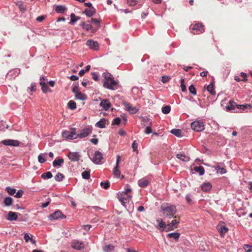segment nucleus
Instances as JSON below:
<instances>
[{"label": "nucleus", "mask_w": 252, "mask_h": 252, "mask_svg": "<svg viewBox=\"0 0 252 252\" xmlns=\"http://www.w3.org/2000/svg\"><path fill=\"white\" fill-rule=\"evenodd\" d=\"M95 126L99 128H104L105 127V120L104 119H101L99 121L95 124Z\"/></svg>", "instance_id": "7c9ffc66"}, {"label": "nucleus", "mask_w": 252, "mask_h": 252, "mask_svg": "<svg viewBox=\"0 0 252 252\" xmlns=\"http://www.w3.org/2000/svg\"><path fill=\"white\" fill-rule=\"evenodd\" d=\"M127 3L130 6H134L136 4V0H127Z\"/></svg>", "instance_id": "338daca9"}, {"label": "nucleus", "mask_w": 252, "mask_h": 252, "mask_svg": "<svg viewBox=\"0 0 252 252\" xmlns=\"http://www.w3.org/2000/svg\"><path fill=\"white\" fill-rule=\"evenodd\" d=\"M13 202V199L11 197H6L4 198L3 203L5 206H10Z\"/></svg>", "instance_id": "c756f323"}, {"label": "nucleus", "mask_w": 252, "mask_h": 252, "mask_svg": "<svg viewBox=\"0 0 252 252\" xmlns=\"http://www.w3.org/2000/svg\"><path fill=\"white\" fill-rule=\"evenodd\" d=\"M237 105L233 100H230L225 106V109L227 111L234 110L235 107H237Z\"/></svg>", "instance_id": "f3484780"}, {"label": "nucleus", "mask_w": 252, "mask_h": 252, "mask_svg": "<svg viewBox=\"0 0 252 252\" xmlns=\"http://www.w3.org/2000/svg\"><path fill=\"white\" fill-rule=\"evenodd\" d=\"M192 32L193 34H199L204 32L203 25L201 24H197L194 25L191 28Z\"/></svg>", "instance_id": "9d476101"}, {"label": "nucleus", "mask_w": 252, "mask_h": 252, "mask_svg": "<svg viewBox=\"0 0 252 252\" xmlns=\"http://www.w3.org/2000/svg\"><path fill=\"white\" fill-rule=\"evenodd\" d=\"M207 91L212 95H214L216 94V92L214 90V86L212 84L209 85L207 87Z\"/></svg>", "instance_id": "a19ab883"}, {"label": "nucleus", "mask_w": 252, "mask_h": 252, "mask_svg": "<svg viewBox=\"0 0 252 252\" xmlns=\"http://www.w3.org/2000/svg\"><path fill=\"white\" fill-rule=\"evenodd\" d=\"M42 79H43V77H40L39 83L41 86L42 91L43 93H46L48 90V87L45 82L42 81Z\"/></svg>", "instance_id": "4be33fe9"}, {"label": "nucleus", "mask_w": 252, "mask_h": 252, "mask_svg": "<svg viewBox=\"0 0 252 252\" xmlns=\"http://www.w3.org/2000/svg\"><path fill=\"white\" fill-rule=\"evenodd\" d=\"M49 219L51 220H56L59 219H65L66 218V216L62 213V212L60 210H57L50 215L48 217Z\"/></svg>", "instance_id": "0eeeda50"}, {"label": "nucleus", "mask_w": 252, "mask_h": 252, "mask_svg": "<svg viewBox=\"0 0 252 252\" xmlns=\"http://www.w3.org/2000/svg\"><path fill=\"white\" fill-rule=\"evenodd\" d=\"M66 7L65 6L62 5H57L55 8L56 11L58 13H63L66 10Z\"/></svg>", "instance_id": "cd10ccee"}, {"label": "nucleus", "mask_w": 252, "mask_h": 252, "mask_svg": "<svg viewBox=\"0 0 252 252\" xmlns=\"http://www.w3.org/2000/svg\"><path fill=\"white\" fill-rule=\"evenodd\" d=\"M166 231H171L174 230L175 228L173 226L171 225L170 223L167 224L166 226Z\"/></svg>", "instance_id": "0e129e2a"}, {"label": "nucleus", "mask_w": 252, "mask_h": 252, "mask_svg": "<svg viewBox=\"0 0 252 252\" xmlns=\"http://www.w3.org/2000/svg\"><path fill=\"white\" fill-rule=\"evenodd\" d=\"M67 106L70 110H74L76 108V103L72 100L69 101L67 103Z\"/></svg>", "instance_id": "f704fd0d"}, {"label": "nucleus", "mask_w": 252, "mask_h": 252, "mask_svg": "<svg viewBox=\"0 0 252 252\" xmlns=\"http://www.w3.org/2000/svg\"><path fill=\"white\" fill-rule=\"evenodd\" d=\"M243 248L247 252H251L252 251V245L245 244Z\"/></svg>", "instance_id": "8fccbe9b"}, {"label": "nucleus", "mask_w": 252, "mask_h": 252, "mask_svg": "<svg viewBox=\"0 0 252 252\" xmlns=\"http://www.w3.org/2000/svg\"><path fill=\"white\" fill-rule=\"evenodd\" d=\"M160 209L162 213L168 218H172L177 212L175 206L171 204H162Z\"/></svg>", "instance_id": "f03ea898"}, {"label": "nucleus", "mask_w": 252, "mask_h": 252, "mask_svg": "<svg viewBox=\"0 0 252 252\" xmlns=\"http://www.w3.org/2000/svg\"><path fill=\"white\" fill-rule=\"evenodd\" d=\"M121 122V119L119 117L114 118L112 122V125H119Z\"/></svg>", "instance_id": "de8ad7c7"}, {"label": "nucleus", "mask_w": 252, "mask_h": 252, "mask_svg": "<svg viewBox=\"0 0 252 252\" xmlns=\"http://www.w3.org/2000/svg\"><path fill=\"white\" fill-rule=\"evenodd\" d=\"M67 157L72 161H78L80 158L81 155L78 152H69Z\"/></svg>", "instance_id": "f8f14e48"}, {"label": "nucleus", "mask_w": 252, "mask_h": 252, "mask_svg": "<svg viewBox=\"0 0 252 252\" xmlns=\"http://www.w3.org/2000/svg\"><path fill=\"white\" fill-rule=\"evenodd\" d=\"M64 175L61 173H58L57 175L55 176V180L58 182L62 181Z\"/></svg>", "instance_id": "c03bdc74"}, {"label": "nucleus", "mask_w": 252, "mask_h": 252, "mask_svg": "<svg viewBox=\"0 0 252 252\" xmlns=\"http://www.w3.org/2000/svg\"><path fill=\"white\" fill-rule=\"evenodd\" d=\"M180 221L179 220H173L170 223L171 224V225L173 226L175 228L177 227L178 224L179 223Z\"/></svg>", "instance_id": "052dcab7"}, {"label": "nucleus", "mask_w": 252, "mask_h": 252, "mask_svg": "<svg viewBox=\"0 0 252 252\" xmlns=\"http://www.w3.org/2000/svg\"><path fill=\"white\" fill-rule=\"evenodd\" d=\"M71 247L76 250H81L84 248V243L78 240H73L71 242Z\"/></svg>", "instance_id": "6e6552de"}, {"label": "nucleus", "mask_w": 252, "mask_h": 252, "mask_svg": "<svg viewBox=\"0 0 252 252\" xmlns=\"http://www.w3.org/2000/svg\"><path fill=\"white\" fill-rule=\"evenodd\" d=\"M53 175L50 172H47L46 173H43L41 175V178L46 179H50L52 177Z\"/></svg>", "instance_id": "37998d69"}, {"label": "nucleus", "mask_w": 252, "mask_h": 252, "mask_svg": "<svg viewBox=\"0 0 252 252\" xmlns=\"http://www.w3.org/2000/svg\"><path fill=\"white\" fill-rule=\"evenodd\" d=\"M38 161L40 163H44L46 161V159L44 155L43 154H40L38 156Z\"/></svg>", "instance_id": "a18cd8bd"}, {"label": "nucleus", "mask_w": 252, "mask_h": 252, "mask_svg": "<svg viewBox=\"0 0 252 252\" xmlns=\"http://www.w3.org/2000/svg\"><path fill=\"white\" fill-rule=\"evenodd\" d=\"M132 147L134 152L137 151L138 144L136 141L133 142Z\"/></svg>", "instance_id": "680f3d73"}, {"label": "nucleus", "mask_w": 252, "mask_h": 252, "mask_svg": "<svg viewBox=\"0 0 252 252\" xmlns=\"http://www.w3.org/2000/svg\"><path fill=\"white\" fill-rule=\"evenodd\" d=\"M89 22H91L92 23L97 26L98 27H100L99 21L97 19L92 18L91 21H89Z\"/></svg>", "instance_id": "09e8293b"}, {"label": "nucleus", "mask_w": 252, "mask_h": 252, "mask_svg": "<svg viewBox=\"0 0 252 252\" xmlns=\"http://www.w3.org/2000/svg\"><path fill=\"white\" fill-rule=\"evenodd\" d=\"M84 29H85L87 31H92V32H94V31L92 30V26L91 25H90V24H86V26L84 28Z\"/></svg>", "instance_id": "69168bd1"}, {"label": "nucleus", "mask_w": 252, "mask_h": 252, "mask_svg": "<svg viewBox=\"0 0 252 252\" xmlns=\"http://www.w3.org/2000/svg\"><path fill=\"white\" fill-rule=\"evenodd\" d=\"M228 228L225 226H221L220 228L219 229V231L221 234L226 233L228 231Z\"/></svg>", "instance_id": "603ef678"}, {"label": "nucleus", "mask_w": 252, "mask_h": 252, "mask_svg": "<svg viewBox=\"0 0 252 252\" xmlns=\"http://www.w3.org/2000/svg\"><path fill=\"white\" fill-rule=\"evenodd\" d=\"M142 121V126H143L148 125H151L152 123L151 120L147 117L143 118Z\"/></svg>", "instance_id": "4c0bfd02"}, {"label": "nucleus", "mask_w": 252, "mask_h": 252, "mask_svg": "<svg viewBox=\"0 0 252 252\" xmlns=\"http://www.w3.org/2000/svg\"><path fill=\"white\" fill-rule=\"evenodd\" d=\"M191 128L195 131H202L205 129L204 123L200 120H196L191 124Z\"/></svg>", "instance_id": "20e7f679"}, {"label": "nucleus", "mask_w": 252, "mask_h": 252, "mask_svg": "<svg viewBox=\"0 0 252 252\" xmlns=\"http://www.w3.org/2000/svg\"><path fill=\"white\" fill-rule=\"evenodd\" d=\"M114 249V246L112 245H107L103 248V250L105 252H112Z\"/></svg>", "instance_id": "e433bc0d"}, {"label": "nucleus", "mask_w": 252, "mask_h": 252, "mask_svg": "<svg viewBox=\"0 0 252 252\" xmlns=\"http://www.w3.org/2000/svg\"><path fill=\"white\" fill-rule=\"evenodd\" d=\"M70 18H71V20H70L69 23L71 25H74L75 22L77 21L78 20H79L80 19V17H76L74 13H72L70 15Z\"/></svg>", "instance_id": "c9c22d12"}, {"label": "nucleus", "mask_w": 252, "mask_h": 252, "mask_svg": "<svg viewBox=\"0 0 252 252\" xmlns=\"http://www.w3.org/2000/svg\"><path fill=\"white\" fill-rule=\"evenodd\" d=\"M5 190L10 195H13L16 193V189L14 188H11L10 187H7L5 188Z\"/></svg>", "instance_id": "ea45409f"}, {"label": "nucleus", "mask_w": 252, "mask_h": 252, "mask_svg": "<svg viewBox=\"0 0 252 252\" xmlns=\"http://www.w3.org/2000/svg\"><path fill=\"white\" fill-rule=\"evenodd\" d=\"M90 159L95 164H99L102 163L103 157L102 154L99 151H95L91 156H89Z\"/></svg>", "instance_id": "39448f33"}, {"label": "nucleus", "mask_w": 252, "mask_h": 252, "mask_svg": "<svg viewBox=\"0 0 252 252\" xmlns=\"http://www.w3.org/2000/svg\"><path fill=\"white\" fill-rule=\"evenodd\" d=\"M118 198L122 205L124 206L126 203L129 202L131 196L125 193H121L120 194H118Z\"/></svg>", "instance_id": "1a4fd4ad"}, {"label": "nucleus", "mask_w": 252, "mask_h": 252, "mask_svg": "<svg viewBox=\"0 0 252 252\" xmlns=\"http://www.w3.org/2000/svg\"><path fill=\"white\" fill-rule=\"evenodd\" d=\"M237 108L241 110H245V109H250L252 108L251 105L250 104H244L237 105Z\"/></svg>", "instance_id": "393cba45"}, {"label": "nucleus", "mask_w": 252, "mask_h": 252, "mask_svg": "<svg viewBox=\"0 0 252 252\" xmlns=\"http://www.w3.org/2000/svg\"><path fill=\"white\" fill-rule=\"evenodd\" d=\"M72 91L75 94H76V93H79V90L78 85H73V86L72 87Z\"/></svg>", "instance_id": "864d4df0"}, {"label": "nucleus", "mask_w": 252, "mask_h": 252, "mask_svg": "<svg viewBox=\"0 0 252 252\" xmlns=\"http://www.w3.org/2000/svg\"><path fill=\"white\" fill-rule=\"evenodd\" d=\"M171 133L178 137H181L183 136L182 131L179 129H173L171 130Z\"/></svg>", "instance_id": "bb28decb"}, {"label": "nucleus", "mask_w": 252, "mask_h": 252, "mask_svg": "<svg viewBox=\"0 0 252 252\" xmlns=\"http://www.w3.org/2000/svg\"><path fill=\"white\" fill-rule=\"evenodd\" d=\"M100 106L105 111L108 110L111 104L108 99H103L100 103Z\"/></svg>", "instance_id": "2eb2a0df"}, {"label": "nucleus", "mask_w": 252, "mask_h": 252, "mask_svg": "<svg viewBox=\"0 0 252 252\" xmlns=\"http://www.w3.org/2000/svg\"><path fill=\"white\" fill-rule=\"evenodd\" d=\"M215 169L217 173H220V174H223L226 173V169L223 167H220L218 164L215 167Z\"/></svg>", "instance_id": "c85d7f7f"}, {"label": "nucleus", "mask_w": 252, "mask_h": 252, "mask_svg": "<svg viewBox=\"0 0 252 252\" xmlns=\"http://www.w3.org/2000/svg\"><path fill=\"white\" fill-rule=\"evenodd\" d=\"M212 188V185L209 182H204L201 186L202 190L205 192H208Z\"/></svg>", "instance_id": "a211bd4d"}, {"label": "nucleus", "mask_w": 252, "mask_h": 252, "mask_svg": "<svg viewBox=\"0 0 252 252\" xmlns=\"http://www.w3.org/2000/svg\"><path fill=\"white\" fill-rule=\"evenodd\" d=\"M104 77L103 86L108 89L114 90L117 89V81H115L112 75L108 72L103 73Z\"/></svg>", "instance_id": "f257e3e1"}, {"label": "nucleus", "mask_w": 252, "mask_h": 252, "mask_svg": "<svg viewBox=\"0 0 252 252\" xmlns=\"http://www.w3.org/2000/svg\"><path fill=\"white\" fill-rule=\"evenodd\" d=\"M23 192H24L22 190L20 189L16 192V194L14 195L15 197L19 198L22 196Z\"/></svg>", "instance_id": "5fc2aeb1"}, {"label": "nucleus", "mask_w": 252, "mask_h": 252, "mask_svg": "<svg viewBox=\"0 0 252 252\" xmlns=\"http://www.w3.org/2000/svg\"><path fill=\"white\" fill-rule=\"evenodd\" d=\"M185 198H186L187 202L189 204H190L191 202V201H192L191 196L190 194H187L186 195Z\"/></svg>", "instance_id": "e2e57ef3"}, {"label": "nucleus", "mask_w": 252, "mask_h": 252, "mask_svg": "<svg viewBox=\"0 0 252 252\" xmlns=\"http://www.w3.org/2000/svg\"><path fill=\"white\" fill-rule=\"evenodd\" d=\"M95 13V10L94 7L86 8L84 12V13L87 16L89 17L93 16Z\"/></svg>", "instance_id": "6ab92c4d"}, {"label": "nucleus", "mask_w": 252, "mask_h": 252, "mask_svg": "<svg viewBox=\"0 0 252 252\" xmlns=\"http://www.w3.org/2000/svg\"><path fill=\"white\" fill-rule=\"evenodd\" d=\"M123 104L125 107V109L130 114H135L138 111V109L136 107L131 106L128 103L124 102Z\"/></svg>", "instance_id": "4468645a"}, {"label": "nucleus", "mask_w": 252, "mask_h": 252, "mask_svg": "<svg viewBox=\"0 0 252 252\" xmlns=\"http://www.w3.org/2000/svg\"><path fill=\"white\" fill-rule=\"evenodd\" d=\"M152 130L151 128L149 126H147L146 127L145 133L147 134H149L152 133Z\"/></svg>", "instance_id": "774afa93"}, {"label": "nucleus", "mask_w": 252, "mask_h": 252, "mask_svg": "<svg viewBox=\"0 0 252 252\" xmlns=\"http://www.w3.org/2000/svg\"><path fill=\"white\" fill-rule=\"evenodd\" d=\"M24 238L26 242H29L32 238V236H30L28 233H25L24 234Z\"/></svg>", "instance_id": "bf43d9fd"}, {"label": "nucleus", "mask_w": 252, "mask_h": 252, "mask_svg": "<svg viewBox=\"0 0 252 252\" xmlns=\"http://www.w3.org/2000/svg\"><path fill=\"white\" fill-rule=\"evenodd\" d=\"M181 87L183 92L186 91V87L184 84V79L183 78H181Z\"/></svg>", "instance_id": "4d7b16f0"}, {"label": "nucleus", "mask_w": 252, "mask_h": 252, "mask_svg": "<svg viewBox=\"0 0 252 252\" xmlns=\"http://www.w3.org/2000/svg\"><path fill=\"white\" fill-rule=\"evenodd\" d=\"M171 110V107L169 105H166L162 107V112L164 114H167L169 113Z\"/></svg>", "instance_id": "58836bf2"}, {"label": "nucleus", "mask_w": 252, "mask_h": 252, "mask_svg": "<svg viewBox=\"0 0 252 252\" xmlns=\"http://www.w3.org/2000/svg\"><path fill=\"white\" fill-rule=\"evenodd\" d=\"M92 132V127L88 126L80 130V132L77 134V138H84L91 134Z\"/></svg>", "instance_id": "423d86ee"}, {"label": "nucleus", "mask_w": 252, "mask_h": 252, "mask_svg": "<svg viewBox=\"0 0 252 252\" xmlns=\"http://www.w3.org/2000/svg\"><path fill=\"white\" fill-rule=\"evenodd\" d=\"M62 135L63 138L68 140L75 139L77 138L76 129L74 128H71L70 131L64 130Z\"/></svg>", "instance_id": "7ed1b4c3"}, {"label": "nucleus", "mask_w": 252, "mask_h": 252, "mask_svg": "<svg viewBox=\"0 0 252 252\" xmlns=\"http://www.w3.org/2000/svg\"><path fill=\"white\" fill-rule=\"evenodd\" d=\"M82 177L84 179L88 180L90 177V171H85L82 173Z\"/></svg>", "instance_id": "79ce46f5"}, {"label": "nucleus", "mask_w": 252, "mask_h": 252, "mask_svg": "<svg viewBox=\"0 0 252 252\" xmlns=\"http://www.w3.org/2000/svg\"><path fill=\"white\" fill-rule=\"evenodd\" d=\"M75 98L76 99L81 100H86L87 98L86 95H85L84 94H82L80 92H79L78 93H76V94H75Z\"/></svg>", "instance_id": "a878e982"}, {"label": "nucleus", "mask_w": 252, "mask_h": 252, "mask_svg": "<svg viewBox=\"0 0 252 252\" xmlns=\"http://www.w3.org/2000/svg\"><path fill=\"white\" fill-rule=\"evenodd\" d=\"M8 128V126H5V124L3 121L0 122V130H4L5 128Z\"/></svg>", "instance_id": "6e6d98bb"}, {"label": "nucleus", "mask_w": 252, "mask_h": 252, "mask_svg": "<svg viewBox=\"0 0 252 252\" xmlns=\"http://www.w3.org/2000/svg\"><path fill=\"white\" fill-rule=\"evenodd\" d=\"M157 222L158 223V225L157 226V227L158 229H160L163 230L166 228V224L165 222L163 221L161 219L157 220Z\"/></svg>", "instance_id": "412c9836"}, {"label": "nucleus", "mask_w": 252, "mask_h": 252, "mask_svg": "<svg viewBox=\"0 0 252 252\" xmlns=\"http://www.w3.org/2000/svg\"><path fill=\"white\" fill-rule=\"evenodd\" d=\"M167 237L169 238H173L175 240H178L180 237V234L177 232L170 233L167 234Z\"/></svg>", "instance_id": "2f4dec72"}, {"label": "nucleus", "mask_w": 252, "mask_h": 252, "mask_svg": "<svg viewBox=\"0 0 252 252\" xmlns=\"http://www.w3.org/2000/svg\"><path fill=\"white\" fill-rule=\"evenodd\" d=\"M100 186L104 189H107L110 187V183L109 181H106L105 182H102L100 183Z\"/></svg>", "instance_id": "3c124183"}, {"label": "nucleus", "mask_w": 252, "mask_h": 252, "mask_svg": "<svg viewBox=\"0 0 252 252\" xmlns=\"http://www.w3.org/2000/svg\"><path fill=\"white\" fill-rule=\"evenodd\" d=\"M170 79V77L168 76H163L161 78V81L163 83L168 82Z\"/></svg>", "instance_id": "13d9d810"}, {"label": "nucleus", "mask_w": 252, "mask_h": 252, "mask_svg": "<svg viewBox=\"0 0 252 252\" xmlns=\"http://www.w3.org/2000/svg\"><path fill=\"white\" fill-rule=\"evenodd\" d=\"M176 157L178 159L183 161H188L189 160V158L183 153L178 154Z\"/></svg>", "instance_id": "5701e85b"}, {"label": "nucleus", "mask_w": 252, "mask_h": 252, "mask_svg": "<svg viewBox=\"0 0 252 252\" xmlns=\"http://www.w3.org/2000/svg\"><path fill=\"white\" fill-rule=\"evenodd\" d=\"M189 93L195 95L196 94V91L194 86L193 85H191L189 88Z\"/></svg>", "instance_id": "49530a36"}, {"label": "nucleus", "mask_w": 252, "mask_h": 252, "mask_svg": "<svg viewBox=\"0 0 252 252\" xmlns=\"http://www.w3.org/2000/svg\"><path fill=\"white\" fill-rule=\"evenodd\" d=\"M194 170L196 172H198L199 173V175H201V176L203 175L205 172L204 167L201 166L194 167Z\"/></svg>", "instance_id": "473e14b6"}, {"label": "nucleus", "mask_w": 252, "mask_h": 252, "mask_svg": "<svg viewBox=\"0 0 252 252\" xmlns=\"http://www.w3.org/2000/svg\"><path fill=\"white\" fill-rule=\"evenodd\" d=\"M63 163L64 160L63 158H56L53 162V166L54 167L61 166Z\"/></svg>", "instance_id": "b1692460"}, {"label": "nucleus", "mask_w": 252, "mask_h": 252, "mask_svg": "<svg viewBox=\"0 0 252 252\" xmlns=\"http://www.w3.org/2000/svg\"><path fill=\"white\" fill-rule=\"evenodd\" d=\"M18 219L17 214L12 211H9L8 213L7 220H16Z\"/></svg>", "instance_id": "aec40b11"}, {"label": "nucleus", "mask_w": 252, "mask_h": 252, "mask_svg": "<svg viewBox=\"0 0 252 252\" xmlns=\"http://www.w3.org/2000/svg\"><path fill=\"white\" fill-rule=\"evenodd\" d=\"M113 174L116 178H120L121 172L119 169V166H115L113 170Z\"/></svg>", "instance_id": "72a5a7b5"}, {"label": "nucleus", "mask_w": 252, "mask_h": 252, "mask_svg": "<svg viewBox=\"0 0 252 252\" xmlns=\"http://www.w3.org/2000/svg\"><path fill=\"white\" fill-rule=\"evenodd\" d=\"M87 45L91 50L97 51L99 48V44L97 41H95L93 39H89L86 42Z\"/></svg>", "instance_id": "9b49d317"}, {"label": "nucleus", "mask_w": 252, "mask_h": 252, "mask_svg": "<svg viewBox=\"0 0 252 252\" xmlns=\"http://www.w3.org/2000/svg\"><path fill=\"white\" fill-rule=\"evenodd\" d=\"M149 180L146 178H143L138 181V185L141 188H146L149 184Z\"/></svg>", "instance_id": "dca6fc26"}, {"label": "nucleus", "mask_w": 252, "mask_h": 252, "mask_svg": "<svg viewBox=\"0 0 252 252\" xmlns=\"http://www.w3.org/2000/svg\"><path fill=\"white\" fill-rule=\"evenodd\" d=\"M1 143L5 146H11L14 147H17L20 144L19 141L13 139L4 140L1 141Z\"/></svg>", "instance_id": "ddd939ff"}]
</instances>
